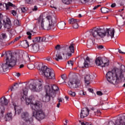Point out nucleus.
Instances as JSON below:
<instances>
[{
    "label": "nucleus",
    "mask_w": 125,
    "mask_h": 125,
    "mask_svg": "<svg viewBox=\"0 0 125 125\" xmlns=\"http://www.w3.org/2000/svg\"><path fill=\"white\" fill-rule=\"evenodd\" d=\"M125 72V66L122 64L120 69L115 68L112 71L107 73L106 78L110 83L117 84L119 83L120 79L124 78V73Z\"/></svg>",
    "instance_id": "f257e3e1"
},
{
    "label": "nucleus",
    "mask_w": 125,
    "mask_h": 125,
    "mask_svg": "<svg viewBox=\"0 0 125 125\" xmlns=\"http://www.w3.org/2000/svg\"><path fill=\"white\" fill-rule=\"evenodd\" d=\"M91 36L95 39H99V38H104L107 36L108 38L113 39L115 35V29H102L100 28L94 27L90 30Z\"/></svg>",
    "instance_id": "f03ea898"
},
{
    "label": "nucleus",
    "mask_w": 125,
    "mask_h": 125,
    "mask_svg": "<svg viewBox=\"0 0 125 125\" xmlns=\"http://www.w3.org/2000/svg\"><path fill=\"white\" fill-rule=\"evenodd\" d=\"M48 23H45L43 24V17L41 15L39 18L38 23L41 24L40 29L41 30H51V31H56L57 28L54 26L56 23V18L51 16L46 17Z\"/></svg>",
    "instance_id": "7ed1b4c3"
},
{
    "label": "nucleus",
    "mask_w": 125,
    "mask_h": 125,
    "mask_svg": "<svg viewBox=\"0 0 125 125\" xmlns=\"http://www.w3.org/2000/svg\"><path fill=\"white\" fill-rule=\"evenodd\" d=\"M6 58L5 63H3L2 65V68L3 69V72H6L8 71L9 67H14L16 65V58L12 55V53L10 51L4 52V54L3 53L1 57H3L4 56Z\"/></svg>",
    "instance_id": "20e7f679"
},
{
    "label": "nucleus",
    "mask_w": 125,
    "mask_h": 125,
    "mask_svg": "<svg viewBox=\"0 0 125 125\" xmlns=\"http://www.w3.org/2000/svg\"><path fill=\"white\" fill-rule=\"evenodd\" d=\"M75 52L74 44H71L68 48L63 50L62 52H57L56 57L53 56V58L56 61H59L63 59H67V56H72V53Z\"/></svg>",
    "instance_id": "39448f33"
},
{
    "label": "nucleus",
    "mask_w": 125,
    "mask_h": 125,
    "mask_svg": "<svg viewBox=\"0 0 125 125\" xmlns=\"http://www.w3.org/2000/svg\"><path fill=\"white\" fill-rule=\"evenodd\" d=\"M38 67L41 73V75L43 76L47 80H55V73L52 69L48 68L45 65H43L42 63H39Z\"/></svg>",
    "instance_id": "423d86ee"
},
{
    "label": "nucleus",
    "mask_w": 125,
    "mask_h": 125,
    "mask_svg": "<svg viewBox=\"0 0 125 125\" xmlns=\"http://www.w3.org/2000/svg\"><path fill=\"white\" fill-rule=\"evenodd\" d=\"M28 91H29V90L28 89V87L25 86L24 87L22 90V92L21 93V101H24V100L26 102V105H29L31 104L32 102H34V100L32 99V96L29 97V98H27V94H28Z\"/></svg>",
    "instance_id": "0eeeda50"
},
{
    "label": "nucleus",
    "mask_w": 125,
    "mask_h": 125,
    "mask_svg": "<svg viewBox=\"0 0 125 125\" xmlns=\"http://www.w3.org/2000/svg\"><path fill=\"white\" fill-rule=\"evenodd\" d=\"M21 118L24 121L21 122V125H28L32 124L33 122V118L30 117L28 112H22L21 114Z\"/></svg>",
    "instance_id": "6e6552de"
},
{
    "label": "nucleus",
    "mask_w": 125,
    "mask_h": 125,
    "mask_svg": "<svg viewBox=\"0 0 125 125\" xmlns=\"http://www.w3.org/2000/svg\"><path fill=\"white\" fill-rule=\"evenodd\" d=\"M43 81L42 80H39L35 82L33 84H30L29 88L31 90H36V91H41L42 89V83Z\"/></svg>",
    "instance_id": "1a4fd4ad"
},
{
    "label": "nucleus",
    "mask_w": 125,
    "mask_h": 125,
    "mask_svg": "<svg viewBox=\"0 0 125 125\" xmlns=\"http://www.w3.org/2000/svg\"><path fill=\"white\" fill-rule=\"evenodd\" d=\"M95 63L97 66H101V67H107V66H109V64L110 62H109V60H104L103 61V59L101 57H99L96 59Z\"/></svg>",
    "instance_id": "9d476101"
},
{
    "label": "nucleus",
    "mask_w": 125,
    "mask_h": 125,
    "mask_svg": "<svg viewBox=\"0 0 125 125\" xmlns=\"http://www.w3.org/2000/svg\"><path fill=\"white\" fill-rule=\"evenodd\" d=\"M45 91L46 94L45 96L42 98L43 102H49L51 97L52 98H54V97H55V95L54 94H52L51 93H50V91L48 87H46Z\"/></svg>",
    "instance_id": "9b49d317"
},
{
    "label": "nucleus",
    "mask_w": 125,
    "mask_h": 125,
    "mask_svg": "<svg viewBox=\"0 0 125 125\" xmlns=\"http://www.w3.org/2000/svg\"><path fill=\"white\" fill-rule=\"evenodd\" d=\"M42 107V104L40 102L34 101L31 102V108L32 110L38 111V110H40Z\"/></svg>",
    "instance_id": "f8f14e48"
},
{
    "label": "nucleus",
    "mask_w": 125,
    "mask_h": 125,
    "mask_svg": "<svg viewBox=\"0 0 125 125\" xmlns=\"http://www.w3.org/2000/svg\"><path fill=\"white\" fill-rule=\"evenodd\" d=\"M35 118L38 121L43 120V119L45 118V113L43 112V110L42 109L37 110H36Z\"/></svg>",
    "instance_id": "ddd939ff"
},
{
    "label": "nucleus",
    "mask_w": 125,
    "mask_h": 125,
    "mask_svg": "<svg viewBox=\"0 0 125 125\" xmlns=\"http://www.w3.org/2000/svg\"><path fill=\"white\" fill-rule=\"evenodd\" d=\"M107 125H125V116H124L123 118H120L119 119L116 120L115 124L114 122L110 121Z\"/></svg>",
    "instance_id": "4468645a"
},
{
    "label": "nucleus",
    "mask_w": 125,
    "mask_h": 125,
    "mask_svg": "<svg viewBox=\"0 0 125 125\" xmlns=\"http://www.w3.org/2000/svg\"><path fill=\"white\" fill-rule=\"evenodd\" d=\"M46 87H48L50 90V93L52 94H54L55 97L56 96V92L59 90V88L56 85H53L51 86L49 85H46L45 86V89H46Z\"/></svg>",
    "instance_id": "2eb2a0df"
},
{
    "label": "nucleus",
    "mask_w": 125,
    "mask_h": 125,
    "mask_svg": "<svg viewBox=\"0 0 125 125\" xmlns=\"http://www.w3.org/2000/svg\"><path fill=\"white\" fill-rule=\"evenodd\" d=\"M68 87L70 88L77 87V84H79V81L75 79H70L68 83Z\"/></svg>",
    "instance_id": "dca6fc26"
},
{
    "label": "nucleus",
    "mask_w": 125,
    "mask_h": 125,
    "mask_svg": "<svg viewBox=\"0 0 125 125\" xmlns=\"http://www.w3.org/2000/svg\"><path fill=\"white\" fill-rule=\"evenodd\" d=\"M88 115H89V110H88L87 107L82 109L80 113V117L81 119H84V118L87 117Z\"/></svg>",
    "instance_id": "f3484780"
},
{
    "label": "nucleus",
    "mask_w": 125,
    "mask_h": 125,
    "mask_svg": "<svg viewBox=\"0 0 125 125\" xmlns=\"http://www.w3.org/2000/svg\"><path fill=\"white\" fill-rule=\"evenodd\" d=\"M48 42V38H46L45 37H36L33 40V42L34 43H38V42Z\"/></svg>",
    "instance_id": "a211bd4d"
},
{
    "label": "nucleus",
    "mask_w": 125,
    "mask_h": 125,
    "mask_svg": "<svg viewBox=\"0 0 125 125\" xmlns=\"http://www.w3.org/2000/svg\"><path fill=\"white\" fill-rule=\"evenodd\" d=\"M8 104V100H7L5 97H3L0 99V107H2L6 106Z\"/></svg>",
    "instance_id": "6ab92c4d"
},
{
    "label": "nucleus",
    "mask_w": 125,
    "mask_h": 125,
    "mask_svg": "<svg viewBox=\"0 0 125 125\" xmlns=\"http://www.w3.org/2000/svg\"><path fill=\"white\" fill-rule=\"evenodd\" d=\"M30 46L31 51H32V52H34V53L38 52V51L40 50V45H39V44H38L37 43L31 44Z\"/></svg>",
    "instance_id": "aec40b11"
},
{
    "label": "nucleus",
    "mask_w": 125,
    "mask_h": 125,
    "mask_svg": "<svg viewBox=\"0 0 125 125\" xmlns=\"http://www.w3.org/2000/svg\"><path fill=\"white\" fill-rule=\"evenodd\" d=\"M90 113L91 115H93V116H100L101 115V112L96 109H94V107L91 108Z\"/></svg>",
    "instance_id": "412c9836"
},
{
    "label": "nucleus",
    "mask_w": 125,
    "mask_h": 125,
    "mask_svg": "<svg viewBox=\"0 0 125 125\" xmlns=\"http://www.w3.org/2000/svg\"><path fill=\"white\" fill-rule=\"evenodd\" d=\"M65 26H66V22L64 21H61L58 23V27L61 30H64L65 27Z\"/></svg>",
    "instance_id": "4be33fe9"
},
{
    "label": "nucleus",
    "mask_w": 125,
    "mask_h": 125,
    "mask_svg": "<svg viewBox=\"0 0 125 125\" xmlns=\"http://www.w3.org/2000/svg\"><path fill=\"white\" fill-rule=\"evenodd\" d=\"M5 122H9L12 120V114L11 113H7L4 118Z\"/></svg>",
    "instance_id": "5701e85b"
},
{
    "label": "nucleus",
    "mask_w": 125,
    "mask_h": 125,
    "mask_svg": "<svg viewBox=\"0 0 125 125\" xmlns=\"http://www.w3.org/2000/svg\"><path fill=\"white\" fill-rule=\"evenodd\" d=\"M7 39L6 33H1L0 34V42H3Z\"/></svg>",
    "instance_id": "b1692460"
},
{
    "label": "nucleus",
    "mask_w": 125,
    "mask_h": 125,
    "mask_svg": "<svg viewBox=\"0 0 125 125\" xmlns=\"http://www.w3.org/2000/svg\"><path fill=\"white\" fill-rule=\"evenodd\" d=\"M90 80H91L90 75L88 74L86 75L84 78L85 83H86V84H89V83H90Z\"/></svg>",
    "instance_id": "393cba45"
},
{
    "label": "nucleus",
    "mask_w": 125,
    "mask_h": 125,
    "mask_svg": "<svg viewBox=\"0 0 125 125\" xmlns=\"http://www.w3.org/2000/svg\"><path fill=\"white\" fill-rule=\"evenodd\" d=\"M90 62V61L89 60V58L88 57H87L86 58V61H85L84 62V66H83V68H88V67H89Z\"/></svg>",
    "instance_id": "a878e982"
},
{
    "label": "nucleus",
    "mask_w": 125,
    "mask_h": 125,
    "mask_svg": "<svg viewBox=\"0 0 125 125\" xmlns=\"http://www.w3.org/2000/svg\"><path fill=\"white\" fill-rule=\"evenodd\" d=\"M5 6L6 10H9V8H10V6H12V7H15V5L13 4L10 2H8L7 3H5Z\"/></svg>",
    "instance_id": "bb28decb"
},
{
    "label": "nucleus",
    "mask_w": 125,
    "mask_h": 125,
    "mask_svg": "<svg viewBox=\"0 0 125 125\" xmlns=\"http://www.w3.org/2000/svg\"><path fill=\"white\" fill-rule=\"evenodd\" d=\"M5 110V107H1L0 106V121L3 118V113H4Z\"/></svg>",
    "instance_id": "cd10ccee"
},
{
    "label": "nucleus",
    "mask_w": 125,
    "mask_h": 125,
    "mask_svg": "<svg viewBox=\"0 0 125 125\" xmlns=\"http://www.w3.org/2000/svg\"><path fill=\"white\" fill-rule=\"evenodd\" d=\"M125 24V21H124V20H121L117 21V25H118V27H123V26H124Z\"/></svg>",
    "instance_id": "c85d7f7f"
},
{
    "label": "nucleus",
    "mask_w": 125,
    "mask_h": 125,
    "mask_svg": "<svg viewBox=\"0 0 125 125\" xmlns=\"http://www.w3.org/2000/svg\"><path fill=\"white\" fill-rule=\"evenodd\" d=\"M101 105L102 106V108L103 110H107L109 107V105L108 104V103H101Z\"/></svg>",
    "instance_id": "c756f323"
},
{
    "label": "nucleus",
    "mask_w": 125,
    "mask_h": 125,
    "mask_svg": "<svg viewBox=\"0 0 125 125\" xmlns=\"http://www.w3.org/2000/svg\"><path fill=\"white\" fill-rule=\"evenodd\" d=\"M101 11L102 13H108L110 11L109 9L104 7L101 8Z\"/></svg>",
    "instance_id": "7c9ffc66"
},
{
    "label": "nucleus",
    "mask_w": 125,
    "mask_h": 125,
    "mask_svg": "<svg viewBox=\"0 0 125 125\" xmlns=\"http://www.w3.org/2000/svg\"><path fill=\"white\" fill-rule=\"evenodd\" d=\"M68 22L69 24H71L72 25H73L75 23H77L78 21H77V20L75 19H70L69 20Z\"/></svg>",
    "instance_id": "2f4dec72"
},
{
    "label": "nucleus",
    "mask_w": 125,
    "mask_h": 125,
    "mask_svg": "<svg viewBox=\"0 0 125 125\" xmlns=\"http://www.w3.org/2000/svg\"><path fill=\"white\" fill-rule=\"evenodd\" d=\"M22 45L24 48H27V47H29V42L27 40H24L23 42L22 43Z\"/></svg>",
    "instance_id": "473e14b6"
},
{
    "label": "nucleus",
    "mask_w": 125,
    "mask_h": 125,
    "mask_svg": "<svg viewBox=\"0 0 125 125\" xmlns=\"http://www.w3.org/2000/svg\"><path fill=\"white\" fill-rule=\"evenodd\" d=\"M15 113L17 112L18 115H19L20 114H21V112H22V111H23V110L21 108L18 109V106L15 107Z\"/></svg>",
    "instance_id": "72a5a7b5"
},
{
    "label": "nucleus",
    "mask_w": 125,
    "mask_h": 125,
    "mask_svg": "<svg viewBox=\"0 0 125 125\" xmlns=\"http://www.w3.org/2000/svg\"><path fill=\"white\" fill-rule=\"evenodd\" d=\"M68 94L72 97H75L76 96V92H72V91H68Z\"/></svg>",
    "instance_id": "f704fd0d"
},
{
    "label": "nucleus",
    "mask_w": 125,
    "mask_h": 125,
    "mask_svg": "<svg viewBox=\"0 0 125 125\" xmlns=\"http://www.w3.org/2000/svg\"><path fill=\"white\" fill-rule=\"evenodd\" d=\"M62 2L64 4H70L72 2V0H62Z\"/></svg>",
    "instance_id": "c9c22d12"
},
{
    "label": "nucleus",
    "mask_w": 125,
    "mask_h": 125,
    "mask_svg": "<svg viewBox=\"0 0 125 125\" xmlns=\"http://www.w3.org/2000/svg\"><path fill=\"white\" fill-rule=\"evenodd\" d=\"M14 23L15 26H20V21H19V20H18V19L15 20Z\"/></svg>",
    "instance_id": "e433bc0d"
},
{
    "label": "nucleus",
    "mask_w": 125,
    "mask_h": 125,
    "mask_svg": "<svg viewBox=\"0 0 125 125\" xmlns=\"http://www.w3.org/2000/svg\"><path fill=\"white\" fill-rule=\"evenodd\" d=\"M62 48L63 47L61 46L60 44H58L56 46L55 49H56V50H60V49H62Z\"/></svg>",
    "instance_id": "4c0bfd02"
},
{
    "label": "nucleus",
    "mask_w": 125,
    "mask_h": 125,
    "mask_svg": "<svg viewBox=\"0 0 125 125\" xmlns=\"http://www.w3.org/2000/svg\"><path fill=\"white\" fill-rule=\"evenodd\" d=\"M72 27L74 28V29H78V28H79V24H78V21L72 25Z\"/></svg>",
    "instance_id": "58836bf2"
},
{
    "label": "nucleus",
    "mask_w": 125,
    "mask_h": 125,
    "mask_svg": "<svg viewBox=\"0 0 125 125\" xmlns=\"http://www.w3.org/2000/svg\"><path fill=\"white\" fill-rule=\"evenodd\" d=\"M5 8V6H4V4H2L1 3H0V10H3Z\"/></svg>",
    "instance_id": "ea45409f"
},
{
    "label": "nucleus",
    "mask_w": 125,
    "mask_h": 125,
    "mask_svg": "<svg viewBox=\"0 0 125 125\" xmlns=\"http://www.w3.org/2000/svg\"><path fill=\"white\" fill-rule=\"evenodd\" d=\"M27 36H28V39H29V40H31V38H32V33H31L30 32L28 31L26 33Z\"/></svg>",
    "instance_id": "a19ab883"
},
{
    "label": "nucleus",
    "mask_w": 125,
    "mask_h": 125,
    "mask_svg": "<svg viewBox=\"0 0 125 125\" xmlns=\"http://www.w3.org/2000/svg\"><path fill=\"white\" fill-rule=\"evenodd\" d=\"M11 13L13 15V16H16V15H17V12L15 10H12L11 11Z\"/></svg>",
    "instance_id": "79ce46f5"
},
{
    "label": "nucleus",
    "mask_w": 125,
    "mask_h": 125,
    "mask_svg": "<svg viewBox=\"0 0 125 125\" xmlns=\"http://www.w3.org/2000/svg\"><path fill=\"white\" fill-rule=\"evenodd\" d=\"M67 64L69 66H73L74 65V61H69L67 62Z\"/></svg>",
    "instance_id": "37998d69"
},
{
    "label": "nucleus",
    "mask_w": 125,
    "mask_h": 125,
    "mask_svg": "<svg viewBox=\"0 0 125 125\" xmlns=\"http://www.w3.org/2000/svg\"><path fill=\"white\" fill-rule=\"evenodd\" d=\"M82 125H93V124H92V123H87V122H83L81 123Z\"/></svg>",
    "instance_id": "c03bdc74"
},
{
    "label": "nucleus",
    "mask_w": 125,
    "mask_h": 125,
    "mask_svg": "<svg viewBox=\"0 0 125 125\" xmlns=\"http://www.w3.org/2000/svg\"><path fill=\"white\" fill-rule=\"evenodd\" d=\"M21 9L22 12H23V13H25V12H26V11H27V8H26V7H21Z\"/></svg>",
    "instance_id": "a18cd8bd"
},
{
    "label": "nucleus",
    "mask_w": 125,
    "mask_h": 125,
    "mask_svg": "<svg viewBox=\"0 0 125 125\" xmlns=\"http://www.w3.org/2000/svg\"><path fill=\"white\" fill-rule=\"evenodd\" d=\"M34 64H29L28 65V69H30V70L34 69Z\"/></svg>",
    "instance_id": "49530a36"
},
{
    "label": "nucleus",
    "mask_w": 125,
    "mask_h": 125,
    "mask_svg": "<svg viewBox=\"0 0 125 125\" xmlns=\"http://www.w3.org/2000/svg\"><path fill=\"white\" fill-rule=\"evenodd\" d=\"M82 3H86V2H88L89 0H80Z\"/></svg>",
    "instance_id": "de8ad7c7"
},
{
    "label": "nucleus",
    "mask_w": 125,
    "mask_h": 125,
    "mask_svg": "<svg viewBox=\"0 0 125 125\" xmlns=\"http://www.w3.org/2000/svg\"><path fill=\"white\" fill-rule=\"evenodd\" d=\"M97 95H99V96H101L103 95V93H102V92H101L100 91H98L97 92Z\"/></svg>",
    "instance_id": "09e8293b"
},
{
    "label": "nucleus",
    "mask_w": 125,
    "mask_h": 125,
    "mask_svg": "<svg viewBox=\"0 0 125 125\" xmlns=\"http://www.w3.org/2000/svg\"><path fill=\"white\" fill-rule=\"evenodd\" d=\"M21 39V37L19 36V37L16 38L14 41H13V42H17V41H19Z\"/></svg>",
    "instance_id": "8fccbe9b"
},
{
    "label": "nucleus",
    "mask_w": 125,
    "mask_h": 125,
    "mask_svg": "<svg viewBox=\"0 0 125 125\" xmlns=\"http://www.w3.org/2000/svg\"><path fill=\"white\" fill-rule=\"evenodd\" d=\"M13 86H16V88H18L19 87V84H18V83H15Z\"/></svg>",
    "instance_id": "3c124183"
},
{
    "label": "nucleus",
    "mask_w": 125,
    "mask_h": 125,
    "mask_svg": "<svg viewBox=\"0 0 125 125\" xmlns=\"http://www.w3.org/2000/svg\"><path fill=\"white\" fill-rule=\"evenodd\" d=\"M1 14H0V29H1V27H2V24H1V20L0 19V18H1Z\"/></svg>",
    "instance_id": "603ef678"
},
{
    "label": "nucleus",
    "mask_w": 125,
    "mask_h": 125,
    "mask_svg": "<svg viewBox=\"0 0 125 125\" xmlns=\"http://www.w3.org/2000/svg\"><path fill=\"white\" fill-rule=\"evenodd\" d=\"M52 58H51V57H47V58L46 59V60H47V61H51V60H52Z\"/></svg>",
    "instance_id": "864d4df0"
},
{
    "label": "nucleus",
    "mask_w": 125,
    "mask_h": 125,
    "mask_svg": "<svg viewBox=\"0 0 125 125\" xmlns=\"http://www.w3.org/2000/svg\"><path fill=\"white\" fill-rule=\"evenodd\" d=\"M98 48L99 49H102L104 48V46H103V45H99L98 46Z\"/></svg>",
    "instance_id": "5fc2aeb1"
},
{
    "label": "nucleus",
    "mask_w": 125,
    "mask_h": 125,
    "mask_svg": "<svg viewBox=\"0 0 125 125\" xmlns=\"http://www.w3.org/2000/svg\"><path fill=\"white\" fill-rule=\"evenodd\" d=\"M32 10L33 11H37V10H38V7H37V6H35Z\"/></svg>",
    "instance_id": "6e6d98bb"
},
{
    "label": "nucleus",
    "mask_w": 125,
    "mask_h": 125,
    "mask_svg": "<svg viewBox=\"0 0 125 125\" xmlns=\"http://www.w3.org/2000/svg\"><path fill=\"white\" fill-rule=\"evenodd\" d=\"M100 6H101V5H98L97 6H95L94 8H93V10H95V9H97V8H98V7H99Z\"/></svg>",
    "instance_id": "4d7b16f0"
},
{
    "label": "nucleus",
    "mask_w": 125,
    "mask_h": 125,
    "mask_svg": "<svg viewBox=\"0 0 125 125\" xmlns=\"http://www.w3.org/2000/svg\"><path fill=\"white\" fill-rule=\"evenodd\" d=\"M15 76L19 78V77H20V74L19 73H17L15 74Z\"/></svg>",
    "instance_id": "13d9d810"
},
{
    "label": "nucleus",
    "mask_w": 125,
    "mask_h": 125,
    "mask_svg": "<svg viewBox=\"0 0 125 125\" xmlns=\"http://www.w3.org/2000/svg\"><path fill=\"white\" fill-rule=\"evenodd\" d=\"M82 93L83 94V95H85V94H86V93H84V92L83 91H80V94H82Z\"/></svg>",
    "instance_id": "bf43d9fd"
},
{
    "label": "nucleus",
    "mask_w": 125,
    "mask_h": 125,
    "mask_svg": "<svg viewBox=\"0 0 125 125\" xmlns=\"http://www.w3.org/2000/svg\"><path fill=\"white\" fill-rule=\"evenodd\" d=\"M88 90L89 92H91L92 93V92H93V89H91V88H88Z\"/></svg>",
    "instance_id": "052dcab7"
},
{
    "label": "nucleus",
    "mask_w": 125,
    "mask_h": 125,
    "mask_svg": "<svg viewBox=\"0 0 125 125\" xmlns=\"http://www.w3.org/2000/svg\"><path fill=\"white\" fill-rule=\"evenodd\" d=\"M118 51H119V53H121L122 54H125V53L124 52H122V50H121V49H119Z\"/></svg>",
    "instance_id": "680f3d73"
},
{
    "label": "nucleus",
    "mask_w": 125,
    "mask_h": 125,
    "mask_svg": "<svg viewBox=\"0 0 125 125\" xmlns=\"http://www.w3.org/2000/svg\"><path fill=\"white\" fill-rule=\"evenodd\" d=\"M116 6V3H113L111 5V7H115Z\"/></svg>",
    "instance_id": "e2e57ef3"
},
{
    "label": "nucleus",
    "mask_w": 125,
    "mask_h": 125,
    "mask_svg": "<svg viewBox=\"0 0 125 125\" xmlns=\"http://www.w3.org/2000/svg\"><path fill=\"white\" fill-rule=\"evenodd\" d=\"M62 80H64L65 79V76L64 75H62Z\"/></svg>",
    "instance_id": "0e129e2a"
},
{
    "label": "nucleus",
    "mask_w": 125,
    "mask_h": 125,
    "mask_svg": "<svg viewBox=\"0 0 125 125\" xmlns=\"http://www.w3.org/2000/svg\"><path fill=\"white\" fill-rule=\"evenodd\" d=\"M10 89H11V91H12V90H14V87L12 86V87L10 88Z\"/></svg>",
    "instance_id": "69168bd1"
},
{
    "label": "nucleus",
    "mask_w": 125,
    "mask_h": 125,
    "mask_svg": "<svg viewBox=\"0 0 125 125\" xmlns=\"http://www.w3.org/2000/svg\"><path fill=\"white\" fill-rule=\"evenodd\" d=\"M65 98L66 100H69V97H68V96H65Z\"/></svg>",
    "instance_id": "338daca9"
},
{
    "label": "nucleus",
    "mask_w": 125,
    "mask_h": 125,
    "mask_svg": "<svg viewBox=\"0 0 125 125\" xmlns=\"http://www.w3.org/2000/svg\"><path fill=\"white\" fill-rule=\"evenodd\" d=\"M23 67H24V64H21L20 66V68L21 69V68H23Z\"/></svg>",
    "instance_id": "774afa93"
}]
</instances>
